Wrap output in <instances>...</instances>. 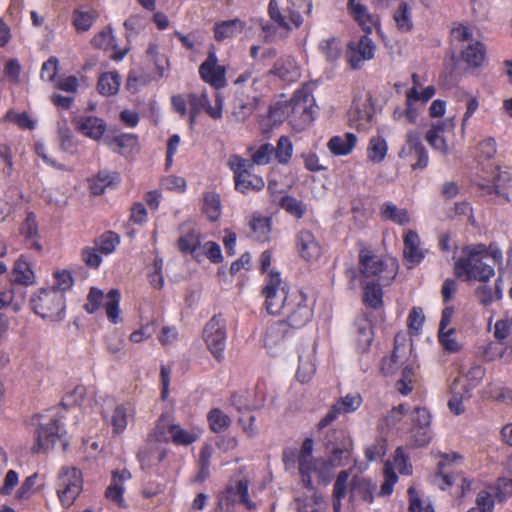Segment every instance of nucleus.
I'll list each match as a JSON object with an SVG mask.
<instances>
[{
    "instance_id": "nucleus-1",
    "label": "nucleus",
    "mask_w": 512,
    "mask_h": 512,
    "mask_svg": "<svg viewBox=\"0 0 512 512\" xmlns=\"http://www.w3.org/2000/svg\"><path fill=\"white\" fill-rule=\"evenodd\" d=\"M464 256L455 262V273L466 280L475 279L486 282L494 276V267L487 262L488 251L483 244L467 246L463 249Z\"/></svg>"
},
{
    "instance_id": "nucleus-2",
    "label": "nucleus",
    "mask_w": 512,
    "mask_h": 512,
    "mask_svg": "<svg viewBox=\"0 0 512 512\" xmlns=\"http://www.w3.org/2000/svg\"><path fill=\"white\" fill-rule=\"evenodd\" d=\"M398 261L393 257L380 258L366 247L359 251L358 269L365 279L391 284L398 272Z\"/></svg>"
},
{
    "instance_id": "nucleus-3",
    "label": "nucleus",
    "mask_w": 512,
    "mask_h": 512,
    "mask_svg": "<svg viewBox=\"0 0 512 512\" xmlns=\"http://www.w3.org/2000/svg\"><path fill=\"white\" fill-rule=\"evenodd\" d=\"M32 310L43 319L61 320L65 311V296L59 289H41L30 299Z\"/></svg>"
},
{
    "instance_id": "nucleus-4",
    "label": "nucleus",
    "mask_w": 512,
    "mask_h": 512,
    "mask_svg": "<svg viewBox=\"0 0 512 512\" xmlns=\"http://www.w3.org/2000/svg\"><path fill=\"white\" fill-rule=\"evenodd\" d=\"M227 166L234 174L235 189L246 194L250 191L258 192L265 187L262 177L252 174V164L249 160L239 155H231L228 159Z\"/></svg>"
},
{
    "instance_id": "nucleus-5",
    "label": "nucleus",
    "mask_w": 512,
    "mask_h": 512,
    "mask_svg": "<svg viewBox=\"0 0 512 512\" xmlns=\"http://www.w3.org/2000/svg\"><path fill=\"white\" fill-rule=\"evenodd\" d=\"M35 444L32 447L34 453L47 452L59 444L61 451H66L69 441L66 432L60 430L57 419L40 422L34 432Z\"/></svg>"
},
{
    "instance_id": "nucleus-6",
    "label": "nucleus",
    "mask_w": 512,
    "mask_h": 512,
    "mask_svg": "<svg viewBox=\"0 0 512 512\" xmlns=\"http://www.w3.org/2000/svg\"><path fill=\"white\" fill-rule=\"evenodd\" d=\"M312 9L311 0H288V6L285 9L287 14L280 11L276 0L269 3V16L279 28L285 29L287 32L291 30L289 21L298 28L303 23L302 13L309 14Z\"/></svg>"
},
{
    "instance_id": "nucleus-7",
    "label": "nucleus",
    "mask_w": 512,
    "mask_h": 512,
    "mask_svg": "<svg viewBox=\"0 0 512 512\" xmlns=\"http://www.w3.org/2000/svg\"><path fill=\"white\" fill-rule=\"evenodd\" d=\"M292 291L282 283L280 274L271 271L268 274L267 283L263 288L265 296V305L267 311L272 315L283 314L287 308V302L291 298Z\"/></svg>"
},
{
    "instance_id": "nucleus-8",
    "label": "nucleus",
    "mask_w": 512,
    "mask_h": 512,
    "mask_svg": "<svg viewBox=\"0 0 512 512\" xmlns=\"http://www.w3.org/2000/svg\"><path fill=\"white\" fill-rule=\"evenodd\" d=\"M250 87H239L235 90L230 104L228 118L234 123H244L255 112L258 107L260 96Z\"/></svg>"
},
{
    "instance_id": "nucleus-9",
    "label": "nucleus",
    "mask_w": 512,
    "mask_h": 512,
    "mask_svg": "<svg viewBox=\"0 0 512 512\" xmlns=\"http://www.w3.org/2000/svg\"><path fill=\"white\" fill-rule=\"evenodd\" d=\"M87 302L84 309L89 314H94L103 304L107 318L111 323H118L120 321V292L117 289H111L106 296L102 290L97 287H91L86 298Z\"/></svg>"
},
{
    "instance_id": "nucleus-10",
    "label": "nucleus",
    "mask_w": 512,
    "mask_h": 512,
    "mask_svg": "<svg viewBox=\"0 0 512 512\" xmlns=\"http://www.w3.org/2000/svg\"><path fill=\"white\" fill-rule=\"evenodd\" d=\"M282 321L293 330L304 327L313 316V309L307 303V296L300 290L293 289L291 298L287 302V308L282 314Z\"/></svg>"
},
{
    "instance_id": "nucleus-11",
    "label": "nucleus",
    "mask_w": 512,
    "mask_h": 512,
    "mask_svg": "<svg viewBox=\"0 0 512 512\" xmlns=\"http://www.w3.org/2000/svg\"><path fill=\"white\" fill-rule=\"evenodd\" d=\"M314 443L311 438H306L299 451H297L298 471L301 484L308 490H313L312 474H316L320 479L321 466L324 464V458L313 457Z\"/></svg>"
},
{
    "instance_id": "nucleus-12",
    "label": "nucleus",
    "mask_w": 512,
    "mask_h": 512,
    "mask_svg": "<svg viewBox=\"0 0 512 512\" xmlns=\"http://www.w3.org/2000/svg\"><path fill=\"white\" fill-rule=\"evenodd\" d=\"M82 474L75 467H63L56 479V492L61 504L70 507L82 491Z\"/></svg>"
},
{
    "instance_id": "nucleus-13",
    "label": "nucleus",
    "mask_w": 512,
    "mask_h": 512,
    "mask_svg": "<svg viewBox=\"0 0 512 512\" xmlns=\"http://www.w3.org/2000/svg\"><path fill=\"white\" fill-rule=\"evenodd\" d=\"M462 456L458 453H443L440 455V460L437 464L438 472L433 477V482L440 489L445 490L452 485H457L460 487V496H464L465 492L470 490L471 483L463 477L462 474H451L449 471H446V467H448L452 462L456 460H461Z\"/></svg>"
},
{
    "instance_id": "nucleus-14",
    "label": "nucleus",
    "mask_w": 512,
    "mask_h": 512,
    "mask_svg": "<svg viewBox=\"0 0 512 512\" xmlns=\"http://www.w3.org/2000/svg\"><path fill=\"white\" fill-rule=\"evenodd\" d=\"M203 339L213 357L221 362L224 358L227 339L226 320L222 315H215L206 323Z\"/></svg>"
},
{
    "instance_id": "nucleus-15",
    "label": "nucleus",
    "mask_w": 512,
    "mask_h": 512,
    "mask_svg": "<svg viewBox=\"0 0 512 512\" xmlns=\"http://www.w3.org/2000/svg\"><path fill=\"white\" fill-rule=\"evenodd\" d=\"M314 99L306 90H297L289 101L287 107L289 109L290 121L300 126L309 125L313 121Z\"/></svg>"
},
{
    "instance_id": "nucleus-16",
    "label": "nucleus",
    "mask_w": 512,
    "mask_h": 512,
    "mask_svg": "<svg viewBox=\"0 0 512 512\" xmlns=\"http://www.w3.org/2000/svg\"><path fill=\"white\" fill-rule=\"evenodd\" d=\"M249 482L246 479L237 481L235 487L229 486L218 496L216 512H231L237 498L248 510H255L256 504L248 496Z\"/></svg>"
},
{
    "instance_id": "nucleus-17",
    "label": "nucleus",
    "mask_w": 512,
    "mask_h": 512,
    "mask_svg": "<svg viewBox=\"0 0 512 512\" xmlns=\"http://www.w3.org/2000/svg\"><path fill=\"white\" fill-rule=\"evenodd\" d=\"M375 51V43L369 34L365 33L358 40H352L347 44L346 61L352 69H360L363 62L374 57Z\"/></svg>"
},
{
    "instance_id": "nucleus-18",
    "label": "nucleus",
    "mask_w": 512,
    "mask_h": 512,
    "mask_svg": "<svg viewBox=\"0 0 512 512\" xmlns=\"http://www.w3.org/2000/svg\"><path fill=\"white\" fill-rule=\"evenodd\" d=\"M398 156L402 159L416 161L411 163L413 170L424 169L428 166L429 157L425 146L422 144L419 133L409 131L406 135L405 145L400 149Z\"/></svg>"
},
{
    "instance_id": "nucleus-19",
    "label": "nucleus",
    "mask_w": 512,
    "mask_h": 512,
    "mask_svg": "<svg viewBox=\"0 0 512 512\" xmlns=\"http://www.w3.org/2000/svg\"><path fill=\"white\" fill-rule=\"evenodd\" d=\"M352 450L353 443L325 451L326 458L324 459V464L321 466L319 482L324 485L330 483L333 470L349 464L352 457Z\"/></svg>"
},
{
    "instance_id": "nucleus-20",
    "label": "nucleus",
    "mask_w": 512,
    "mask_h": 512,
    "mask_svg": "<svg viewBox=\"0 0 512 512\" xmlns=\"http://www.w3.org/2000/svg\"><path fill=\"white\" fill-rule=\"evenodd\" d=\"M376 488V483L371 479L355 475L351 481L348 482L347 494L349 496V503L352 507L363 503H373Z\"/></svg>"
},
{
    "instance_id": "nucleus-21",
    "label": "nucleus",
    "mask_w": 512,
    "mask_h": 512,
    "mask_svg": "<svg viewBox=\"0 0 512 512\" xmlns=\"http://www.w3.org/2000/svg\"><path fill=\"white\" fill-rule=\"evenodd\" d=\"M413 426L410 429L413 446H426L431 439V414L426 408L415 407L411 416Z\"/></svg>"
},
{
    "instance_id": "nucleus-22",
    "label": "nucleus",
    "mask_w": 512,
    "mask_h": 512,
    "mask_svg": "<svg viewBox=\"0 0 512 512\" xmlns=\"http://www.w3.org/2000/svg\"><path fill=\"white\" fill-rule=\"evenodd\" d=\"M199 75L202 80L212 87L219 89L226 85L225 68L218 65L214 51H209L205 61L199 66Z\"/></svg>"
},
{
    "instance_id": "nucleus-23",
    "label": "nucleus",
    "mask_w": 512,
    "mask_h": 512,
    "mask_svg": "<svg viewBox=\"0 0 512 512\" xmlns=\"http://www.w3.org/2000/svg\"><path fill=\"white\" fill-rule=\"evenodd\" d=\"M296 247L299 255L307 261L317 260L322 248L314 234L309 230H301L296 236Z\"/></svg>"
},
{
    "instance_id": "nucleus-24",
    "label": "nucleus",
    "mask_w": 512,
    "mask_h": 512,
    "mask_svg": "<svg viewBox=\"0 0 512 512\" xmlns=\"http://www.w3.org/2000/svg\"><path fill=\"white\" fill-rule=\"evenodd\" d=\"M294 331L284 323L278 320L270 324L264 334V345L272 353L280 347L287 338L293 335Z\"/></svg>"
},
{
    "instance_id": "nucleus-25",
    "label": "nucleus",
    "mask_w": 512,
    "mask_h": 512,
    "mask_svg": "<svg viewBox=\"0 0 512 512\" xmlns=\"http://www.w3.org/2000/svg\"><path fill=\"white\" fill-rule=\"evenodd\" d=\"M138 460L143 469L151 468L164 460L166 450L153 439L148 438L147 442L138 452Z\"/></svg>"
},
{
    "instance_id": "nucleus-26",
    "label": "nucleus",
    "mask_w": 512,
    "mask_h": 512,
    "mask_svg": "<svg viewBox=\"0 0 512 512\" xmlns=\"http://www.w3.org/2000/svg\"><path fill=\"white\" fill-rule=\"evenodd\" d=\"M76 128L85 136L99 140L106 131V123L95 116H80L75 119Z\"/></svg>"
},
{
    "instance_id": "nucleus-27",
    "label": "nucleus",
    "mask_w": 512,
    "mask_h": 512,
    "mask_svg": "<svg viewBox=\"0 0 512 512\" xmlns=\"http://www.w3.org/2000/svg\"><path fill=\"white\" fill-rule=\"evenodd\" d=\"M89 189L93 195H102L107 188H115L120 183V177L117 172L107 170L99 171L89 180Z\"/></svg>"
},
{
    "instance_id": "nucleus-28",
    "label": "nucleus",
    "mask_w": 512,
    "mask_h": 512,
    "mask_svg": "<svg viewBox=\"0 0 512 512\" xmlns=\"http://www.w3.org/2000/svg\"><path fill=\"white\" fill-rule=\"evenodd\" d=\"M268 75L276 76L285 81H293L298 77L297 66L294 58L289 55L280 57L274 63Z\"/></svg>"
},
{
    "instance_id": "nucleus-29",
    "label": "nucleus",
    "mask_w": 512,
    "mask_h": 512,
    "mask_svg": "<svg viewBox=\"0 0 512 512\" xmlns=\"http://www.w3.org/2000/svg\"><path fill=\"white\" fill-rule=\"evenodd\" d=\"M404 257L412 265L419 264L425 257L420 248V238L415 231L409 230L404 235Z\"/></svg>"
},
{
    "instance_id": "nucleus-30",
    "label": "nucleus",
    "mask_w": 512,
    "mask_h": 512,
    "mask_svg": "<svg viewBox=\"0 0 512 512\" xmlns=\"http://www.w3.org/2000/svg\"><path fill=\"white\" fill-rule=\"evenodd\" d=\"M131 478V473L123 469L121 471H114L112 473V482L107 487L105 495L106 497L116 502L118 505L122 506L124 499H123V493H124V487L123 482Z\"/></svg>"
},
{
    "instance_id": "nucleus-31",
    "label": "nucleus",
    "mask_w": 512,
    "mask_h": 512,
    "mask_svg": "<svg viewBox=\"0 0 512 512\" xmlns=\"http://www.w3.org/2000/svg\"><path fill=\"white\" fill-rule=\"evenodd\" d=\"M357 142V137L353 133L333 136L327 143V147L333 155L344 156L352 152Z\"/></svg>"
},
{
    "instance_id": "nucleus-32",
    "label": "nucleus",
    "mask_w": 512,
    "mask_h": 512,
    "mask_svg": "<svg viewBox=\"0 0 512 512\" xmlns=\"http://www.w3.org/2000/svg\"><path fill=\"white\" fill-rule=\"evenodd\" d=\"M349 12L366 34H370L373 28H377L380 25L379 17L375 14H370L362 4L349 8Z\"/></svg>"
},
{
    "instance_id": "nucleus-33",
    "label": "nucleus",
    "mask_w": 512,
    "mask_h": 512,
    "mask_svg": "<svg viewBox=\"0 0 512 512\" xmlns=\"http://www.w3.org/2000/svg\"><path fill=\"white\" fill-rule=\"evenodd\" d=\"M249 237L257 242H267L270 239L271 220L268 217L253 216L249 222Z\"/></svg>"
},
{
    "instance_id": "nucleus-34",
    "label": "nucleus",
    "mask_w": 512,
    "mask_h": 512,
    "mask_svg": "<svg viewBox=\"0 0 512 512\" xmlns=\"http://www.w3.org/2000/svg\"><path fill=\"white\" fill-rule=\"evenodd\" d=\"M351 470H342L336 477L333 485L332 498H333V511L341 512L342 500L347 495L348 479L350 477Z\"/></svg>"
},
{
    "instance_id": "nucleus-35",
    "label": "nucleus",
    "mask_w": 512,
    "mask_h": 512,
    "mask_svg": "<svg viewBox=\"0 0 512 512\" xmlns=\"http://www.w3.org/2000/svg\"><path fill=\"white\" fill-rule=\"evenodd\" d=\"M461 60L469 68L480 67L485 60V48H484L483 44L479 41L469 44L461 52Z\"/></svg>"
},
{
    "instance_id": "nucleus-36",
    "label": "nucleus",
    "mask_w": 512,
    "mask_h": 512,
    "mask_svg": "<svg viewBox=\"0 0 512 512\" xmlns=\"http://www.w3.org/2000/svg\"><path fill=\"white\" fill-rule=\"evenodd\" d=\"M389 284H381L380 281L372 280L363 285L364 296L363 301L369 307L376 309L382 305V286Z\"/></svg>"
},
{
    "instance_id": "nucleus-37",
    "label": "nucleus",
    "mask_w": 512,
    "mask_h": 512,
    "mask_svg": "<svg viewBox=\"0 0 512 512\" xmlns=\"http://www.w3.org/2000/svg\"><path fill=\"white\" fill-rule=\"evenodd\" d=\"M380 216L384 220L391 221L398 225H406L410 221L408 211L400 209L392 202H385L380 207Z\"/></svg>"
},
{
    "instance_id": "nucleus-38",
    "label": "nucleus",
    "mask_w": 512,
    "mask_h": 512,
    "mask_svg": "<svg viewBox=\"0 0 512 512\" xmlns=\"http://www.w3.org/2000/svg\"><path fill=\"white\" fill-rule=\"evenodd\" d=\"M315 371L314 349L309 350L307 353L299 354V366L296 373L297 379L301 383H306L312 378Z\"/></svg>"
},
{
    "instance_id": "nucleus-39",
    "label": "nucleus",
    "mask_w": 512,
    "mask_h": 512,
    "mask_svg": "<svg viewBox=\"0 0 512 512\" xmlns=\"http://www.w3.org/2000/svg\"><path fill=\"white\" fill-rule=\"evenodd\" d=\"M121 78L117 72H106L100 75L97 89L104 96L115 95L120 87Z\"/></svg>"
},
{
    "instance_id": "nucleus-40",
    "label": "nucleus",
    "mask_w": 512,
    "mask_h": 512,
    "mask_svg": "<svg viewBox=\"0 0 512 512\" xmlns=\"http://www.w3.org/2000/svg\"><path fill=\"white\" fill-rule=\"evenodd\" d=\"M214 449L211 445L205 444L199 453V460H198V473L194 478L195 482L202 483L210 476V463L211 458L213 455Z\"/></svg>"
},
{
    "instance_id": "nucleus-41",
    "label": "nucleus",
    "mask_w": 512,
    "mask_h": 512,
    "mask_svg": "<svg viewBox=\"0 0 512 512\" xmlns=\"http://www.w3.org/2000/svg\"><path fill=\"white\" fill-rule=\"evenodd\" d=\"M243 29V24L239 19H233L217 23L214 27V37L217 41L231 38Z\"/></svg>"
},
{
    "instance_id": "nucleus-42",
    "label": "nucleus",
    "mask_w": 512,
    "mask_h": 512,
    "mask_svg": "<svg viewBox=\"0 0 512 512\" xmlns=\"http://www.w3.org/2000/svg\"><path fill=\"white\" fill-rule=\"evenodd\" d=\"M34 274L25 261L18 260L15 263L11 281L13 287H22L33 282Z\"/></svg>"
},
{
    "instance_id": "nucleus-43",
    "label": "nucleus",
    "mask_w": 512,
    "mask_h": 512,
    "mask_svg": "<svg viewBox=\"0 0 512 512\" xmlns=\"http://www.w3.org/2000/svg\"><path fill=\"white\" fill-rule=\"evenodd\" d=\"M353 443L351 437L343 429H330L323 438L325 451L338 448L342 445H350Z\"/></svg>"
},
{
    "instance_id": "nucleus-44",
    "label": "nucleus",
    "mask_w": 512,
    "mask_h": 512,
    "mask_svg": "<svg viewBox=\"0 0 512 512\" xmlns=\"http://www.w3.org/2000/svg\"><path fill=\"white\" fill-rule=\"evenodd\" d=\"M387 151V142L383 137H372L367 147V157L373 163H381L385 159Z\"/></svg>"
},
{
    "instance_id": "nucleus-45",
    "label": "nucleus",
    "mask_w": 512,
    "mask_h": 512,
    "mask_svg": "<svg viewBox=\"0 0 512 512\" xmlns=\"http://www.w3.org/2000/svg\"><path fill=\"white\" fill-rule=\"evenodd\" d=\"M97 16L98 13L94 9H75L73 12V25L79 32L87 31L90 29Z\"/></svg>"
},
{
    "instance_id": "nucleus-46",
    "label": "nucleus",
    "mask_w": 512,
    "mask_h": 512,
    "mask_svg": "<svg viewBox=\"0 0 512 512\" xmlns=\"http://www.w3.org/2000/svg\"><path fill=\"white\" fill-rule=\"evenodd\" d=\"M203 211L210 221H216L221 214V201L219 194L206 192L203 199Z\"/></svg>"
},
{
    "instance_id": "nucleus-47",
    "label": "nucleus",
    "mask_w": 512,
    "mask_h": 512,
    "mask_svg": "<svg viewBox=\"0 0 512 512\" xmlns=\"http://www.w3.org/2000/svg\"><path fill=\"white\" fill-rule=\"evenodd\" d=\"M130 412L129 404H121L114 409L111 425L115 434H120L126 429Z\"/></svg>"
},
{
    "instance_id": "nucleus-48",
    "label": "nucleus",
    "mask_w": 512,
    "mask_h": 512,
    "mask_svg": "<svg viewBox=\"0 0 512 512\" xmlns=\"http://www.w3.org/2000/svg\"><path fill=\"white\" fill-rule=\"evenodd\" d=\"M210 428L215 433L225 431L231 424V418L219 408H213L207 415Z\"/></svg>"
},
{
    "instance_id": "nucleus-49",
    "label": "nucleus",
    "mask_w": 512,
    "mask_h": 512,
    "mask_svg": "<svg viewBox=\"0 0 512 512\" xmlns=\"http://www.w3.org/2000/svg\"><path fill=\"white\" fill-rule=\"evenodd\" d=\"M293 153V145L289 137L281 136L274 147V159L279 163L286 165L289 163Z\"/></svg>"
},
{
    "instance_id": "nucleus-50",
    "label": "nucleus",
    "mask_w": 512,
    "mask_h": 512,
    "mask_svg": "<svg viewBox=\"0 0 512 512\" xmlns=\"http://www.w3.org/2000/svg\"><path fill=\"white\" fill-rule=\"evenodd\" d=\"M119 242L118 234L107 231L94 241V247L97 248L100 253L108 255L115 250Z\"/></svg>"
},
{
    "instance_id": "nucleus-51",
    "label": "nucleus",
    "mask_w": 512,
    "mask_h": 512,
    "mask_svg": "<svg viewBox=\"0 0 512 512\" xmlns=\"http://www.w3.org/2000/svg\"><path fill=\"white\" fill-rule=\"evenodd\" d=\"M393 17L399 30L407 32L412 29L411 8L406 2L399 3Z\"/></svg>"
},
{
    "instance_id": "nucleus-52",
    "label": "nucleus",
    "mask_w": 512,
    "mask_h": 512,
    "mask_svg": "<svg viewBox=\"0 0 512 512\" xmlns=\"http://www.w3.org/2000/svg\"><path fill=\"white\" fill-rule=\"evenodd\" d=\"M482 195L489 196L490 200L495 204L504 205L510 202L507 191L499 184L481 186Z\"/></svg>"
},
{
    "instance_id": "nucleus-53",
    "label": "nucleus",
    "mask_w": 512,
    "mask_h": 512,
    "mask_svg": "<svg viewBox=\"0 0 512 512\" xmlns=\"http://www.w3.org/2000/svg\"><path fill=\"white\" fill-rule=\"evenodd\" d=\"M251 398L252 394L247 390H243L232 393L230 402L238 412L250 411L256 408V406L252 403Z\"/></svg>"
},
{
    "instance_id": "nucleus-54",
    "label": "nucleus",
    "mask_w": 512,
    "mask_h": 512,
    "mask_svg": "<svg viewBox=\"0 0 512 512\" xmlns=\"http://www.w3.org/2000/svg\"><path fill=\"white\" fill-rule=\"evenodd\" d=\"M319 48L330 62L338 60L342 54V47L338 38H330L321 41Z\"/></svg>"
},
{
    "instance_id": "nucleus-55",
    "label": "nucleus",
    "mask_w": 512,
    "mask_h": 512,
    "mask_svg": "<svg viewBox=\"0 0 512 512\" xmlns=\"http://www.w3.org/2000/svg\"><path fill=\"white\" fill-rule=\"evenodd\" d=\"M443 131V124L433 125L426 133V140L434 149L446 153L447 144L445 139L440 135Z\"/></svg>"
},
{
    "instance_id": "nucleus-56",
    "label": "nucleus",
    "mask_w": 512,
    "mask_h": 512,
    "mask_svg": "<svg viewBox=\"0 0 512 512\" xmlns=\"http://www.w3.org/2000/svg\"><path fill=\"white\" fill-rule=\"evenodd\" d=\"M476 296L479 302L483 305H489L495 300H499L502 297V292L498 281L495 284V290L488 285H481L476 289Z\"/></svg>"
},
{
    "instance_id": "nucleus-57",
    "label": "nucleus",
    "mask_w": 512,
    "mask_h": 512,
    "mask_svg": "<svg viewBox=\"0 0 512 512\" xmlns=\"http://www.w3.org/2000/svg\"><path fill=\"white\" fill-rule=\"evenodd\" d=\"M201 240L194 230L182 235L177 242L178 249L183 253H194L200 246Z\"/></svg>"
},
{
    "instance_id": "nucleus-58",
    "label": "nucleus",
    "mask_w": 512,
    "mask_h": 512,
    "mask_svg": "<svg viewBox=\"0 0 512 512\" xmlns=\"http://www.w3.org/2000/svg\"><path fill=\"white\" fill-rule=\"evenodd\" d=\"M414 381V369L411 366H405L402 370L401 378L395 384L397 391L402 395H408L413 390Z\"/></svg>"
},
{
    "instance_id": "nucleus-59",
    "label": "nucleus",
    "mask_w": 512,
    "mask_h": 512,
    "mask_svg": "<svg viewBox=\"0 0 512 512\" xmlns=\"http://www.w3.org/2000/svg\"><path fill=\"white\" fill-rule=\"evenodd\" d=\"M112 143L116 145L117 152L125 155L130 153L138 143V137L134 134L122 133L112 139Z\"/></svg>"
},
{
    "instance_id": "nucleus-60",
    "label": "nucleus",
    "mask_w": 512,
    "mask_h": 512,
    "mask_svg": "<svg viewBox=\"0 0 512 512\" xmlns=\"http://www.w3.org/2000/svg\"><path fill=\"white\" fill-rule=\"evenodd\" d=\"M274 154V146L270 143H265L261 145L257 150L253 152L251 155L250 163L252 164V168L254 165H266L273 158Z\"/></svg>"
},
{
    "instance_id": "nucleus-61",
    "label": "nucleus",
    "mask_w": 512,
    "mask_h": 512,
    "mask_svg": "<svg viewBox=\"0 0 512 512\" xmlns=\"http://www.w3.org/2000/svg\"><path fill=\"white\" fill-rule=\"evenodd\" d=\"M280 206L283 208L286 212L289 214L295 216L296 218L300 219L305 214V206L304 204L297 200L296 198L292 196H283L280 200Z\"/></svg>"
},
{
    "instance_id": "nucleus-62",
    "label": "nucleus",
    "mask_w": 512,
    "mask_h": 512,
    "mask_svg": "<svg viewBox=\"0 0 512 512\" xmlns=\"http://www.w3.org/2000/svg\"><path fill=\"white\" fill-rule=\"evenodd\" d=\"M454 335L455 328H449L447 330L438 331L439 342L441 343L443 348L450 353H456L461 350V345L455 339Z\"/></svg>"
},
{
    "instance_id": "nucleus-63",
    "label": "nucleus",
    "mask_w": 512,
    "mask_h": 512,
    "mask_svg": "<svg viewBox=\"0 0 512 512\" xmlns=\"http://www.w3.org/2000/svg\"><path fill=\"white\" fill-rule=\"evenodd\" d=\"M20 233L29 240H35L38 237V223L34 212L27 213L20 226Z\"/></svg>"
},
{
    "instance_id": "nucleus-64",
    "label": "nucleus",
    "mask_w": 512,
    "mask_h": 512,
    "mask_svg": "<svg viewBox=\"0 0 512 512\" xmlns=\"http://www.w3.org/2000/svg\"><path fill=\"white\" fill-rule=\"evenodd\" d=\"M494 329V337L503 342L512 334V317L497 320Z\"/></svg>"
}]
</instances>
